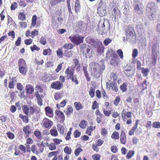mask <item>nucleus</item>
Wrapping results in <instances>:
<instances>
[{
  "label": "nucleus",
  "mask_w": 160,
  "mask_h": 160,
  "mask_svg": "<svg viewBox=\"0 0 160 160\" xmlns=\"http://www.w3.org/2000/svg\"><path fill=\"white\" fill-rule=\"evenodd\" d=\"M98 27V32L99 34L102 35L107 33L110 28V24L109 22L107 20H104L102 22L101 21L99 22Z\"/></svg>",
  "instance_id": "f257e3e1"
},
{
  "label": "nucleus",
  "mask_w": 160,
  "mask_h": 160,
  "mask_svg": "<svg viewBox=\"0 0 160 160\" xmlns=\"http://www.w3.org/2000/svg\"><path fill=\"white\" fill-rule=\"evenodd\" d=\"M125 32L127 40H129L132 44L136 43V41L135 36L134 35V31L131 25L128 27Z\"/></svg>",
  "instance_id": "f03ea898"
},
{
  "label": "nucleus",
  "mask_w": 160,
  "mask_h": 160,
  "mask_svg": "<svg viewBox=\"0 0 160 160\" xmlns=\"http://www.w3.org/2000/svg\"><path fill=\"white\" fill-rule=\"evenodd\" d=\"M92 69V74H94V77L96 78H99L102 73V70L100 66L98 64L94 63H91L90 64Z\"/></svg>",
  "instance_id": "7ed1b4c3"
},
{
  "label": "nucleus",
  "mask_w": 160,
  "mask_h": 160,
  "mask_svg": "<svg viewBox=\"0 0 160 160\" xmlns=\"http://www.w3.org/2000/svg\"><path fill=\"white\" fill-rule=\"evenodd\" d=\"M69 38L74 45H78L83 42L84 37L76 34L73 37H69Z\"/></svg>",
  "instance_id": "20e7f679"
},
{
  "label": "nucleus",
  "mask_w": 160,
  "mask_h": 160,
  "mask_svg": "<svg viewBox=\"0 0 160 160\" xmlns=\"http://www.w3.org/2000/svg\"><path fill=\"white\" fill-rule=\"evenodd\" d=\"M111 50H108L107 53V56L106 57H108V55H110L111 56V58H110V64L112 65L115 66L117 64V62L116 61L117 56L114 53L112 54Z\"/></svg>",
  "instance_id": "39448f33"
},
{
  "label": "nucleus",
  "mask_w": 160,
  "mask_h": 160,
  "mask_svg": "<svg viewBox=\"0 0 160 160\" xmlns=\"http://www.w3.org/2000/svg\"><path fill=\"white\" fill-rule=\"evenodd\" d=\"M158 8L154 2H150L148 4L146 7V14H148L150 12H158Z\"/></svg>",
  "instance_id": "423d86ee"
},
{
  "label": "nucleus",
  "mask_w": 160,
  "mask_h": 160,
  "mask_svg": "<svg viewBox=\"0 0 160 160\" xmlns=\"http://www.w3.org/2000/svg\"><path fill=\"white\" fill-rule=\"evenodd\" d=\"M63 86L62 84L59 81L53 82L51 85V87L55 89L60 90Z\"/></svg>",
  "instance_id": "0eeeda50"
},
{
  "label": "nucleus",
  "mask_w": 160,
  "mask_h": 160,
  "mask_svg": "<svg viewBox=\"0 0 160 160\" xmlns=\"http://www.w3.org/2000/svg\"><path fill=\"white\" fill-rule=\"evenodd\" d=\"M43 122L44 126L47 128L51 127L52 124V122L51 120L46 118L44 119Z\"/></svg>",
  "instance_id": "6e6552de"
},
{
  "label": "nucleus",
  "mask_w": 160,
  "mask_h": 160,
  "mask_svg": "<svg viewBox=\"0 0 160 160\" xmlns=\"http://www.w3.org/2000/svg\"><path fill=\"white\" fill-rule=\"evenodd\" d=\"M86 52L85 53L84 55L86 58H90L93 55L92 49H91V48L88 46V48L86 50Z\"/></svg>",
  "instance_id": "1a4fd4ad"
},
{
  "label": "nucleus",
  "mask_w": 160,
  "mask_h": 160,
  "mask_svg": "<svg viewBox=\"0 0 160 160\" xmlns=\"http://www.w3.org/2000/svg\"><path fill=\"white\" fill-rule=\"evenodd\" d=\"M120 140L121 142L123 144H125L126 143V137L125 132L123 131L121 132L120 136Z\"/></svg>",
  "instance_id": "9d476101"
},
{
  "label": "nucleus",
  "mask_w": 160,
  "mask_h": 160,
  "mask_svg": "<svg viewBox=\"0 0 160 160\" xmlns=\"http://www.w3.org/2000/svg\"><path fill=\"white\" fill-rule=\"evenodd\" d=\"M157 12L153 11L150 12L148 14H147L149 17V19L151 20H155L156 18V13Z\"/></svg>",
  "instance_id": "9b49d317"
},
{
  "label": "nucleus",
  "mask_w": 160,
  "mask_h": 160,
  "mask_svg": "<svg viewBox=\"0 0 160 160\" xmlns=\"http://www.w3.org/2000/svg\"><path fill=\"white\" fill-rule=\"evenodd\" d=\"M26 92L29 94H32L34 92L33 87L30 84L27 85L26 87Z\"/></svg>",
  "instance_id": "f8f14e48"
},
{
  "label": "nucleus",
  "mask_w": 160,
  "mask_h": 160,
  "mask_svg": "<svg viewBox=\"0 0 160 160\" xmlns=\"http://www.w3.org/2000/svg\"><path fill=\"white\" fill-rule=\"evenodd\" d=\"M46 114L49 116L52 117L53 115V112L52 109L49 107H47L45 108Z\"/></svg>",
  "instance_id": "ddd939ff"
},
{
  "label": "nucleus",
  "mask_w": 160,
  "mask_h": 160,
  "mask_svg": "<svg viewBox=\"0 0 160 160\" xmlns=\"http://www.w3.org/2000/svg\"><path fill=\"white\" fill-rule=\"evenodd\" d=\"M106 12V10L103 8H101L100 7H99L97 8L98 13L100 16H105Z\"/></svg>",
  "instance_id": "4468645a"
},
{
  "label": "nucleus",
  "mask_w": 160,
  "mask_h": 160,
  "mask_svg": "<svg viewBox=\"0 0 160 160\" xmlns=\"http://www.w3.org/2000/svg\"><path fill=\"white\" fill-rule=\"evenodd\" d=\"M80 52H82V54L84 55L85 54V52L86 51V50L87 48H88V46H87L85 44H82L80 46Z\"/></svg>",
  "instance_id": "2eb2a0df"
},
{
  "label": "nucleus",
  "mask_w": 160,
  "mask_h": 160,
  "mask_svg": "<svg viewBox=\"0 0 160 160\" xmlns=\"http://www.w3.org/2000/svg\"><path fill=\"white\" fill-rule=\"evenodd\" d=\"M57 116L60 118L64 119L65 117L63 113L59 110H56L55 112Z\"/></svg>",
  "instance_id": "dca6fc26"
},
{
  "label": "nucleus",
  "mask_w": 160,
  "mask_h": 160,
  "mask_svg": "<svg viewBox=\"0 0 160 160\" xmlns=\"http://www.w3.org/2000/svg\"><path fill=\"white\" fill-rule=\"evenodd\" d=\"M18 64L19 67L26 66V62L23 58H20L19 59L18 63Z\"/></svg>",
  "instance_id": "f3484780"
},
{
  "label": "nucleus",
  "mask_w": 160,
  "mask_h": 160,
  "mask_svg": "<svg viewBox=\"0 0 160 160\" xmlns=\"http://www.w3.org/2000/svg\"><path fill=\"white\" fill-rule=\"evenodd\" d=\"M80 5L78 0H77L74 6L75 10V12H79L80 9Z\"/></svg>",
  "instance_id": "a211bd4d"
},
{
  "label": "nucleus",
  "mask_w": 160,
  "mask_h": 160,
  "mask_svg": "<svg viewBox=\"0 0 160 160\" xmlns=\"http://www.w3.org/2000/svg\"><path fill=\"white\" fill-rule=\"evenodd\" d=\"M19 71L22 74H25L27 72L26 66L19 67Z\"/></svg>",
  "instance_id": "6ab92c4d"
},
{
  "label": "nucleus",
  "mask_w": 160,
  "mask_h": 160,
  "mask_svg": "<svg viewBox=\"0 0 160 160\" xmlns=\"http://www.w3.org/2000/svg\"><path fill=\"white\" fill-rule=\"evenodd\" d=\"M111 137L115 140L118 139L119 137L118 132L116 131L114 132L111 136Z\"/></svg>",
  "instance_id": "aec40b11"
},
{
  "label": "nucleus",
  "mask_w": 160,
  "mask_h": 160,
  "mask_svg": "<svg viewBox=\"0 0 160 160\" xmlns=\"http://www.w3.org/2000/svg\"><path fill=\"white\" fill-rule=\"evenodd\" d=\"M85 25V23L81 21L79 22L77 24V26L80 29L84 28Z\"/></svg>",
  "instance_id": "412c9836"
},
{
  "label": "nucleus",
  "mask_w": 160,
  "mask_h": 160,
  "mask_svg": "<svg viewBox=\"0 0 160 160\" xmlns=\"http://www.w3.org/2000/svg\"><path fill=\"white\" fill-rule=\"evenodd\" d=\"M30 129V126H27L23 128V131L25 134H30L31 132L29 130Z\"/></svg>",
  "instance_id": "4be33fe9"
},
{
  "label": "nucleus",
  "mask_w": 160,
  "mask_h": 160,
  "mask_svg": "<svg viewBox=\"0 0 160 160\" xmlns=\"http://www.w3.org/2000/svg\"><path fill=\"white\" fill-rule=\"evenodd\" d=\"M29 108L27 105H24L22 107V110L24 113L27 115L28 114Z\"/></svg>",
  "instance_id": "5701e85b"
},
{
  "label": "nucleus",
  "mask_w": 160,
  "mask_h": 160,
  "mask_svg": "<svg viewBox=\"0 0 160 160\" xmlns=\"http://www.w3.org/2000/svg\"><path fill=\"white\" fill-rule=\"evenodd\" d=\"M73 111V109L71 107H69L67 108L66 111H64V112H65L66 114L68 115H70V114L72 113Z\"/></svg>",
  "instance_id": "b1692460"
},
{
  "label": "nucleus",
  "mask_w": 160,
  "mask_h": 160,
  "mask_svg": "<svg viewBox=\"0 0 160 160\" xmlns=\"http://www.w3.org/2000/svg\"><path fill=\"white\" fill-rule=\"evenodd\" d=\"M19 117L22 119L23 122L26 123H28V118L26 116L23 115L22 114H20Z\"/></svg>",
  "instance_id": "393cba45"
},
{
  "label": "nucleus",
  "mask_w": 160,
  "mask_h": 160,
  "mask_svg": "<svg viewBox=\"0 0 160 160\" xmlns=\"http://www.w3.org/2000/svg\"><path fill=\"white\" fill-rule=\"evenodd\" d=\"M111 87L113 90H114L115 92H117L118 88L117 87V84L114 82H112L111 83Z\"/></svg>",
  "instance_id": "a878e982"
},
{
  "label": "nucleus",
  "mask_w": 160,
  "mask_h": 160,
  "mask_svg": "<svg viewBox=\"0 0 160 160\" xmlns=\"http://www.w3.org/2000/svg\"><path fill=\"white\" fill-rule=\"evenodd\" d=\"M74 105L76 110H79L82 108L81 104L79 102H75L74 103Z\"/></svg>",
  "instance_id": "bb28decb"
},
{
  "label": "nucleus",
  "mask_w": 160,
  "mask_h": 160,
  "mask_svg": "<svg viewBox=\"0 0 160 160\" xmlns=\"http://www.w3.org/2000/svg\"><path fill=\"white\" fill-rule=\"evenodd\" d=\"M65 73L68 75H69V78L73 75V72L70 70L69 68L68 67L65 71Z\"/></svg>",
  "instance_id": "cd10ccee"
},
{
  "label": "nucleus",
  "mask_w": 160,
  "mask_h": 160,
  "mask_svg": "<svg viewBox=\"0 0 160 160\" xmlns=\"http://www.w3.org/2000/svg\"><path fill=\"white\" fill-rule=\"evenodd\" d=\"M134 154V152L133 151H129L126 155L127 158L129 159L133 156Z\"/></svg>",
  "instance_id": "c85d7f7f"
},
{
  "label": "nucleus",
  "mask_w": 160,
  "mask_h": 160,
  "mask_svg": "<svg viewBox=\"0 0 160 160\" xmlns=\"http://www.w3.org/2000/svg\"><path fill=\"white\" fill-rule=\"evenodd\" d=\"M86 121L82 120L79 125V126L82 128H84L86 127Z\"/></svg>",
  "instance_id": "c756f323"
},
{
  "label": "nucleus",
  "mask_w": 160,
  "mask_h": 160,
  "mask_svg": "<svg viewBox=\"0 0 160 160\" xmlns=\"http://www.w3.org/2000/svg\"><path fill=\"white\" fill-rule=\"evenodd\" d=\"M141 69L142 72L143 74V75L145 77L147 76L149 72L148 69V68L145 69L143 68H142Z\"/></svg>",
  "instance_id": "7c9ffc66"
},
{
  "label": "nucleus",
  "mask_w": 160,
  "mask_h": 160,
  "mask_svg": "<svg viewBox=\"0 0 160 160\" xmlns=\"http://www.w3.org/2000/svg\"><path fill=\"white\" fill-rule=\"evenodd\" d=\"M71 79L72 81L73 82H75V83L77 84L78 83V81L77 79V76L76 75L72 76L71 77H69Z\"/></svg>",
  "instance_id": "2f4dec72"
},
{
  "label": "nucleus",
  "mask_w": 160,
  "mask_h": 160,
  "mask_svg": "<svg viewBox=\"0 0 160 160\" xmlns=\"http://www.w3.org/2000/svg\"><path fill=\"white\" fill-rule=\"evenodd\" d=\"M134 10L136 12L139 14H141L142 13L141 11L140 10L139 6L138 4L135 5Z\"/></svg>",
  "instance_id": "473e14b6"
},
{
  "label": "nucleus",
  "mask_w": 160,
  "mask_h": 160,
  "mask_svg": "<svg viewBox=\"0 0 160 160\" xmlns=\"http://www.w3.org/2000/svg\"><path fill=\"white\" fill-rule=\"evenodd\" d=\"M35 135L36 137L39 139H42V135L41 132L39 131H35L34 132Z\"/></svg>",
  "instance_id": "72a5a7b5"
},
{
  "label": "nucleus",
  "mask_w": 160,
  "mask_h": 160,
  "mask_svg": "<svg viewBox=\"0 0 160 160\" xmlns=\"http://www.w3.org/2000/svg\"><path fill=\"white\" fill-rule=\"evenodd\" d=\"M127 85V83H124L122 85L120 86V89L122 91V92H124L126 91Z\"/></svg>",
  "instance_id": "f704fd0d"
},
{
  "label": "nucleus",
  "mask_w": 160,
  "mask_h": 160,
  "mask_svg": "<svg viewBox=\"0 0 160 160\" xmlns=\"http://www.w3.org/2000/svg\"><path fill=\"white\" fill-rule=\"evenodd\" d=\"M57 56L59 58H62L63 56V53L61 49H58L57 51Z\"/></svg>",
  "instance_id": "c9c22d12"
},
{
  "label": "nucleus",
  "mask_w": 160,
  "mask_h": 160,
  "mask_svg": "<svg viewBox=\"0 0 160 160\" xmlns=\"http://www.w3.org/2000/svg\"><path fill=\"white\" fill-rule=\"evenodd\" d=\"M48 147L49 149L52 151L55 150L56 148L55 144L53 142L49 144Z\"/></svg>",
  "instance_id": "e433bc0d"
},
{
  "label": "nucleus",
  "mask_w": 160,
  "mask_h": 160,
  "mask_svg": "<svg viewBox=\"0 0 160 160\" xmlns=\"http://www.w3.org/2000/svg\"><path fill=\"white\" fill-rule=\"evenodd\" d=\"M104 46L101 45V46H99L97 49V51L99 53L101 54L104 52Z\"/></svg>",
  "instance_id": "4c0bfd02"
},
{
  "label": "nucleus",
  "mask_w": 160,
  "mask_h": 160,
  "mask_svg": "<svg viewBox=\"0 0 160 160\" xmlns=\"http://www.w3.org/2000/svg\"><path fill=\"white\" fill-rule=\"evenodd\" d=\"M18 18L22 20H25V15L22 12H20L18 15Z\"/></svg>",
  "instance_id": "58836bf2"
},
{
  "label": "nucleus",
  "mask_w": 160,
  "mask_h": 160,
  "mask_svg": "<svg viewBox=\"0 0 160 160\" xmlns=\"http://www.w3.org/2000/svg\"><path fill=\"white\" fill-rule=\"evenodd\" d=\"M152 127L153 128H160V122H155L153 123L152 124Z\"/></svg>",
  "instance_id": "ea45409f"
},
{
  "label": "nucleus",
  "mask_w": 160,
  "mask_h": 160,
  "mask_svg": "<svg viewBox=\"0 0 160 160\" xmlns=\"http://www.w3.org/2000/svg\"><path fill=\"white\" fill-rule=\"evenodd\" d=\"M37 20V16L34 15L33 16L32 20L31 25L32 26H34L36 24V21Z\"/></svg>",
  "instance_id": "a19ab883"
},
{
  "label": "nucleus",
  "mask_w": 160,
  "mask_h": 160,
  "mask_svg": "<svg viewBox=\"0 0 160 160\" xmlns=\"http://www.w3.org/2000/svg\"><path fill=\"white\" fill-rule=\"evenodd\" d=\"M73 45L71 43H67L64 45L63 47L66 49H71L73 47Z\"/></svg>",
  "instance_id": "79ce46f5"
},
{
  "label": "nucleus",
  "mask_w": 160,
  "mask_h": 160,
  "mask_svg": "<svg viewBox=\"0 0 160 160\" xmlns=\"http://www.w3.org/2000/svg\"><path fill=\"white\" fill-rule=\"evenodd\" d=\"M58 153V151L52 152L49 153L48 154V157H51L52 156L57 157V156Z\"/></svg>",
  "instance_id": "37998d69"
},
{
  "label": "nucleus",
  "mask_w": 160,
  "mask_h": 160,
  "mask_svg": "<svg viewBox=\"0 0 160 160\" xmlns=\"http://www.w3.org/2000/svg\"><path fill=\"white\" fill-rule=\"evenodd\" d=\"M64 0H53L51 2L52 5H54L58 3L64 2Z\"/></svg>",
  "instance_id": "c03bdc74"
},
{
  "label": "nucleus",
  "mask_w": 160,
  "mask_h": 160,
  "mask_svg": "<svg viewBox=\"0 0 160 160\" xmlns=\"http://www.w3.org/2000/svg\"><path fill=\"white\" fill-rule=\"evenodd\" d=\"M112 41V40L109 38H106L103 41V43L106 46L108 45L109 43H111Z\"/></svg>",
  "instance_id": "a18cd8bd"
},
{
  "label": "nucleus",
  "mask_w": 160,
  "mask_h": 160,
  "mask_svg": "<svg viewBox=\"0 0 160 160\" xmlns=\"http://www.w3.org/2000/svg\"><path fill=\"white\" fill-rule=\"evenodd\" d=\"M95 90L92 87H91L89 91V94L92 98L94 96Z\"/></svg>",
  "instance_id": "49530a36"
},
{
  "label": "nucleus",
  "mask_w": 160,
  "mask_h": 160,
  "mask_svg": "<svg viewBox=\"0 0 160 160\" xmlns=\"http://www.w3.org/2000/svg\"><path fill=\"white\" fill-rule=\"evenodd\" d=\"M64 152L68 154H70L71 152V149L68 148V147H66L64 149Z\"/></svg>",
  "instance_id": "de8ad7c7"
},
{
  "label": "nucleus",
  "mask_w": 160,
  "mask_h": 160,
  "mask_svg": "<svg viewBox=\"0 0 160 160\" xmlns=\"http://www.w3.org/2000/svg\"><path fill=\"white\" fill-rule=\"evenodd\" d=\"M51 134L52 136H56L58 135V133L57 131L55 129H51L50 130Z\"/></svg>",
  "instance_id": "09e8293b"
},
{
  "label": "nucleus",
  "mask_w": 160,
  "mask_h": 160,
  "mask_svg": "<svg viewBox=\"0 0 160 160\" xmlns=\"http://www.w3.org/2000/svg\"><path fill=\"white\" fill-rule=\"evenodd\" d=\"M15 78L13 77L11 80V81L9 83V87L10 88H14L13 81L15 79Z\"/></svg>",
  "instance_id": "8fccbe9b"
},
{
  "label": "nucleus",
  "mask_w": 160,
  "mask_h": 160,
  "mask_svg": "<svg viewBox=\"0 0 160 160\" xmlns=\"http://www.w3.org/2000/svg\"><path fill=\"white\" fill-rule=\"evenodd\" d=\"M92 130V126L89 127L87 129L86 133L88 134L89 136H90L91 134V132Z\"/></svg>",
  "instance_id": "3c124183"
},
{
  "label": "nucleus",
  "mask_w": 160,
  "mask_h": 160,
  "mask_svg": "<svg viewBox=\"0 0 160 160\" xmlns=\"http://www.w3.org/2000/svg\"><path fill=\"white\" fill-rule=\"evenodd\" d=\"M82 151V150L81 148H78L76 149L74 152V153L75 155L77 156L79 153Z\"/></svg>",
  "instance_id": "603ef678"
},
{
  "label": "nucleus",
  "mask_w": 160,
  "mask_h": 160,
  "mask_svg": "<svg viewBox=\"0 0 160 160\" xmlns=\"http://www.w3.org/2000/svg\"><path fill=\"white\" fill-rule=\"evenodd\" d=\"M86 40L87 42L91 44L92 43H94L95 41L93 39L91 38L90 37H88L86 39Z\"/></svg>",
  "instance_id": "864d4df0"
},
{
  "label": "nucleus",
  "mask_w": 160,
  "mask_h": 160,
  "mask_svg": "<svg viewBox=\"0 0 160 160\" xmlns=\"http://www.w3.org/2000/svg\"><path fill=\"white\" fill-rule=\"evenodd\" d=\"M39 42L43 45H45L47 43L46 38L43 37H42L40 38Z\"/></svg>",
  "instance_id": "5fc2aeb1"
},
{
  "label": "nucleus",
  "mask_w": 160,
  "mask_h": 160,
  "mask_svg": "<svg viewBox=\"0 0 160 160\" xmlns=\"http://www.w3.org/2000/svg\"><path fill=\"white\" fill-rule=\"evenodd\" d=\"M120 101V98L119 97H117L115 99L113 103L117 106L118 105L119 102Z\"/></svg>",
  "instance_id": "6e6d98bb"
},
{
  "label": "nucleus",
  "mask_w": 160,
  "mask_h": 160,
  "mask_svg": "<svg viewBox=\"0 0 160 160\" xmlns=\"http://www.w3.org/2000/svg\"><path fill=\"white\" fill-rule=\"evenodd\" d=\"M31 151L33 153H36L38 152L37 150V147L35 145H32L31 147Z\"/></svg>",
  "instance_id": "4d7b16f0"
},
{
  "label": "nucleus",
  "mask_w": 160,
  "mask_h": 160,
  "mask_svg": "<svg viewBox=\"0 0 160 160\" xmlns=\"http://www.w3.org/2000/svg\"><path fill=\"white\" fill-rule=\"evenodd\" d=\"M138 50L136 49H134L133 50L132 54V57L133 58H135L138 55Z\"/></svg>",
  "instance_id": "13d9d810"
},
{
  "label": "nucleus",
  "mask_w": 160,
  "mask_h": 160,
  "mask_svg": "<svg viewBox=\"0 0 160 160\" xmlns=\"http://www.w3.org/2000/svg\"><path fill=\"white\" fill-rule=\"evenodd\" d=\"M30 48L32 51H33L34 50H36L37 51L40 50V48L38 47H37L36 45H33V47H31Z\"/></svg>",
  "instance_id": "bf43d9fd"
},
{
  "label": "nucleus",
  "mask_w": 160,
  "mask_h": 160,
  "mask_svg": "<svg viewBox=\"0 0 160 160\" xmlns=\"http://www.w3.org/2000/svg\"><path fill=\"white\" fill-rule=\"evenodd\" d=\"M74 136L75 138L79 137L81 135V132L78 131V130H76L74 133Z\"/></svg>",
  "instance_id": "052dcab7"
},
{
  "label": "nucleus",
  "mask_w": 160,
  "mask_h": 160,
  "mask_svg": "<svg viewBox=\"0 0 160 160\" xmlns=\"http://www.w3.org/2000/svg\"><path fill=\"white\" fill-rule=\"evenodd\" d=\"M61 94L60 93H56L54 95V98L55 100H57L61 98Z\"/></svg>",
  "instance_id": "680f3d73"
},
{
  "label": "nucleus",
  "mask_w": 160,
  "mask_h": 160,
  "mask_svg": "<svg viewBox=\"0 0 160 160\" xmlns=\"http://www.w3.org/2000/svg\"><path fill=\"white\" fill-rule=\"evenodd\" d=\"M74 65L76 67H77L78 68L80 66V64L77 58H75L73 60Z\"/></svg>",
  "instance_id": "e2e57ef3"
},
{
  "label": "nucleus",
  "mask_w": 160,
  "mask_h": 160,
  "mask_svg": "<svg viewBox=\"0 0 160 160\" xmlns=\"http://www.w3.org/2000/svg\"><path fill=\"white\" fill-rule=\"evenodd\" d=\"M117 53L118 55L119 56L120 58L122 59L123 58V52L122 50L121 49H119L117 52Z\"/></svg>",
  "instance_id": "0e129e2a"
},
{
  "label": "nucleus",
  "mask_w": 160,
  "mask_h": 160,
  "mask_svg": "<svg viewBox=\"0 0 160 160\" xmlns=\"http://www.w3.org/2000/svg\"><path fill=\"white\" fill-rule=\"evenodd\" d=\"M100 155L98 154H94L92 155V158L94 160H99Z\"/></svg>",
  "instance_id": "69168bd1"
},
{
  "label": "nucleus",
  "mask_w": 160,
  "mask_h": 160,
  "mask_svg": "<svg viewBox=\"0 0 160 160\" xmlns=\"http://www.w3.org/2000/svg\"><path fill=\"white\" fill-rule=\"evenodd\" d=\"M59 131L61 133L63 134L64 131V128L62 125H60L59 126H58Z\"/></svg>",
  "instance_id": "338daca9"
},
{
  "label": "nucleus",
  "mask_w": 160,
  "mask_h": 160,
  "mask_svg": "<svg viewBox=\"0 0 160 160\" xmlns=\"http://www.w3.org/2000/svg\"><path fill=\"white\" fill-rule=\"evenodd\" d=\"M28 113H29V114H32L35 112V110L32 107H30L29 108Z\"/></svg>",
  "instance_id": "774afa93"
}]
</instances>
